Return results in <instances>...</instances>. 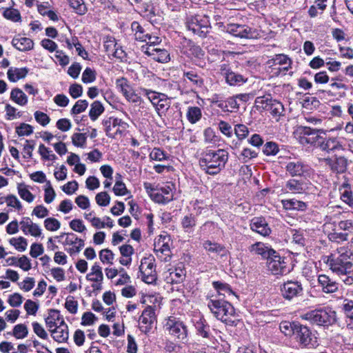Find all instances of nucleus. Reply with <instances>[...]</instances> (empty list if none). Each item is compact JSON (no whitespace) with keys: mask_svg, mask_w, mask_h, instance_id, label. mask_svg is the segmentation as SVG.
Masks as SVG:
<instances>
[{"mask_svg":"<svg viewBox=\"0 0 353 353\" xmlns=\"http://www.w3.org/2000/svg\"><path fill=\"white\" fill-rule=\"evenodd\" d=\"M228 161V152L223 149L207 150L201 154L199 165L207 174H217L225 168Z\"/></svg>","mask_w":353,"mask_h":353,"instance_id":"f257e3e1","label":"nucleus"},{"mask_svg":"<svg viewBox=\"0 0 353 353\" xmlns=\"http://www.w3.org/2000/svg\"><path fill=\"white\" fill-rule=\"evenodd\" d=\"M208 307L218 320L228 325H233L232 317L235 315V310L233 305L228 301L211 298L208 302Z\"/></svg>","mask_w":353,"mask_h":353,"instance_id":"f03ea898","label":"nucleus"},{"mask_svg":"<svg viewBox=\"0 0 353 353\" xmlns=\"http://www.w3.org/2000/svg\"><path fill=\"white\" fill-rule=\"evenodd\" d=\"M302 319L312 324L328 327L336 321V312L331 307H322L306 312Z\"/></svg>","mask_w":353,"mask_h":353,"instance_id":"7ed1b4c3","label":"nucleus"},{"mask_svg":"<svg viewBox=\"0 0 353 353\" xmlns=\"http://www.w3.org/2000/svg\"><path fill=\"white\" fill-rule=\"evenodd\" d=\"M323 261L333 273L340 277H342L347 272V270L352 267V263L350 256L345 253H332L329 256H325Z\"/></svg>","mask_w":353,"mask_h":353,"instance_id":"20e7f679","label":"nucleus"},{"mask_svg":"<svg viewBox=\"0 0 353 353\" xmlns=\"http://www.w3.org/2000/svg\"><path fill=\"white\" fill-rule=\"evenodd\" d=\"M185 23L189 30L201 37H206L211 28L209 17L203 14H197L188 17Z\"/></svg>","mask_w":353,"mask_h":353,"instance_id":"39448f33","label":"nucleus"},{"mask_svg":"<svg viewBox=\"0 0 353 353\" xmlns=\"http://www.w3.org/2000/svg\"><path fill=\"white\" fill-rule=\"evenodd\" d=\"M353 235V220H341L334 224L332 232L328 234L330 241L336 243L347 241Z\"/></svg>","mask_w":353,"mask_h":353,"instance_id":"423d86ee","label":"nucleus"},{"mask_svg":"<svg viewBox=\"0 0 353 353\" xmlns=\"http://www.w3.org/2000/svg\"><path fill=\"white\" fill-rule=\"evenodd\" d=\"M319 132H324L323 130L312 129L310 127L300 125L295 131V136L299 143L303 145H316L321 136Z\"/></svg>","mask_w":353,"mask_h":353,"instance_id":"0eeeda50","label":"nucleus"},{"mask_svg":"<svg viewBox=\"0 0 353 353\" xmlns=\"http://www.w3.org/2000/svg\"><path fill=\"white\" fill-rule=\"evenodd\" d=\"M170 242V236L168 235H160L154 241V252L161 261L168 262L171 259Z\"/></svg>","mask_w":353,"mask_h":353,"instance_id":"6e6552de","label":"nucleus"},{"mask_svg":"<svg viewBox=\"0 0 353 353\" xmlns=\"http://www.w3.org/2000/svg\"><path fill=\"white\" fill-rule=\"evenodd\" d=\"M294 334L295 339L301 347H314L317 345V341L313 337L309 327L299 323L298 325H294Z\"/></svg>","mask_w":353,"mask_h":353,"instance_id":"1a4fd4ad","label":"nucleus"},{"mask_svg":"<svg viewBox=\"0 0 353 353\" xmlns=\"http://www.w3.org/2000/svg\"><path fill=\"white\" fill-rule=\"evenodd\" d=\"M226 31L241 39H255L261 37V32L259 30L245 25L229 24L226 27Z\"/></svg>","mask_w":353,"mask_h":353,"instance_id":"9d476101","label":"nucleus"},{"mask_svg":"<svg viewBox=\"0 0 353 353\" xmlns=\"http://www.w3.org/2000/svg\"><path fill=\"white\" fill-rule=\"evenodd\" d=\"M154 261L152 256L141 259L139 271L143 281L146 283H153L157 279Z\"/></svg>","mask_w":353,"mask_h":353,"instance_id":"9b49d317","label":"nucleus"},{"mask_svg":"<svg viewBox=\"0 0 353 353\" xmlns=\"http://www.w3.org/2000/svg\"><path fill=\"white\" fill-rule=\"evenodd\" d=\"M303 288L302 283L298 281L289 280L283 283L281 286L282 296L286 300H292L295 297L303 294Z\"/></svg>","mask_w":353,"mask_h":353,"instance_id":"f8f14e48","label":"nucleus"},{"mask_svg":"<svg viewBox=\"0 0 353 353\" xmlns=\"http://www.w3.org/2000/svg\"><path fill=\"white\" fill-rule=\"evenodd\" d=\"M106 135L111 138H115L118 134H121L125 130L128 124L121 119L110 117L103 121Z\"/></svg>","mask_w":353,"mask_h":353,"instance_id":"ddd939ff","label":"nucleus"},{"mask_svg":"<svg viewBox=\"0 0 353 353\" xmlns=\"http://www.w3.org/2000/svg\"><path fill=\"white\" fill-rule=\"evenodd\" d=\"M287 172L292 176H310L312 170L300 160H293L287 163L285 166Z\"/></svg>","mask_w":353,"mask_h":353,"instance_id":"4468645a","label":"nucleus"},{"mask_svg":"<svg viewBox=\"0 0 353 353\" xmlns=\"http://www.w3.org/2000/svg\"><path fill=\"white\" fill-rule=\"evenodd\" d=\"M267 266L268 270L274 275H283L289 272L284 259L281 257L276 252L267 259Z\"/></svg>","mask_w":353,"mask_h":353,"instance_id":"2eb2a0df","label":"nucleus"},{"mask_svg":"<svg viewBox=\"0 0 353 353\" xmlns=\"http://www.w3.org/2000/svg\"><path fill=\"white\" fill-rule=\"evenodd\" d=\"M164 328L171 335L179 339L183 340L187 336L186 327L181 321L176 320L175 317H169L164 325Z\"/></svg>","mask_w":353,"mask_h":353,"instance_id":"dca6fc26","label":"nucleus"},{"mask_svg":"<svg viewBox=\"0 0 353 353\" xmlns=\"http://www.w3.org/2000/svg\"><path fill=\"white\" fill-rule=\"evenodd\" d=\"M221 74L224 77L226 82L230 85H240L247 81V79L243 75L232 72L226 64L221 65Z\"/></svg>","mask_w":353,"mask_h":353,"instance_id":"f3484780","label":"nucleus"},{"mask_svg":"<svg viewBox=\"0 0 353 353\" xmlns=\"http://www.w3.org/2000/svg\"><path fill=\"white\" fill-rule=\"evenodd\" d=\"M156 320L154 309L152 306H148L142 312L139 318L140 330L144 333H148L152 328Z\"/></svg>","mask_w":353,"mask_h":353,"instance_id":"a211bd4d","label":"nucleus"},{"mask_svg":"<svg viewBox=\"0 0 353 353\" xmlns=\"http://www.w3.org/2000/svg\"><path fill=\"white\" fill-rule=\"evenodd\" d=\"M117 88L123 94L125 99L130 102L139 101V97L134 93L128 81L125 78H120L116 81Z\"/></svg>","mask_w":353,"mask_h":353,"instance_id":"6ab92c4d","label":"nucleus"},{"mask_svg":"<svg viewBox=\"0 0 353 353\" xmlns=\"http://www.w3.org/2000/svg\"><path fill=\"white\" fill-rule=\"evenodd\" d=\"M250 229L263 236H268L272 230L269 224L262 216L254 217L251 219L250 223Z\"/></svg>","mask_w":353,"mask_h":353,"instance_id":"aec40b11","label":"nucleus"},{"mask_svg":"<svg viewBox=\"0 0 353 353\" xmlns=\"http://www.w3.org/2000/svg\"><path fill=\"white\" fill-rule=\"evenodd\" d=\"M324 161L326 165H329L331 170L336 174H342L345 172L347 168L348 161L342 156H335L334 159L325 158Z\"/></svg>","mask_w":353,"mask_h":353,"instance_id":"412c9836","label":"nucleus"},{"mask_svg":"<svg viewBox=\"0 0 353 353\" xmlns=\"http://www.w3.org/2000/svg\"><path fill=\"white\" fill-rule=\"evenodd\" d=\"M318 283L324 293L332 294L339 290V283L326 274L319 275Z\"/></svg>","mask_w":353,"mask_h":353,"instance_id":"4be33fe9","label":"nucleus"},{"mask_svg":"<svg viewBox=\"0 0 353 353\" xmlns=\"http://www.w3.org/2000/svg\"><path fill=\"white\" fill-rule=\"evenodd\" d=\"M21 229L25 234H30L37 237L41 234V229L39 225L34 223L29 217H23L20 221Z\"/></svg>","mask_w":353,"mask_h":353,"instance_id":"5701e85b","label":"nucleus"},{"mask_svg":"<svg viewBox=\"0 0 353 353\" xmlns=\"http://www.w3.org/2000/svg\"><path fill=\"white\" fill-rule=\"evenodd\" d=\"M316 145L321 150L327 152L342 149V145L335 137L323 138L321 137V140L318 141Z\"/></svg>","mask_w":353,"mask_h":353,"instance_id":"b1692460","label":"nucleus"},{"mask_svg":"<svg viewBox=\"0 0 353 353\" xmlns=\"http://www.w3.org/2000/svg\"><path fill=\"white\" fill-rule=\"evenodd\" d=\"M52 338L58 343L66 342L69 337L68 327L64 320L54 329H50Z\"/></svg>","mask_w":353,"mask_h":353,"instance_id":"393cba45","label":"nucleus"},{"mask_svg":"<svg viewBox=\"0 0 353 353\" xmlns=\"http://www.w3.org/2000/svg\"><path fill=\"white\" fill-rule=\"evenodd\" d=\"M250 252L261 255L263 258L269 259L275 254V250L266 245L262 242H256L248 248Z\"/></svg>","mask_w":353,"mask_h":353,"instance_id":"a878e982","label":"nucleus"},{"mask_svg":"<svg viewBox=\"0 0 353 353\" xmlns=\"http://www.w3.org/2000/svg\"><path fill=\"white\" fill-rule=\"evenodd\" d=\"M307 188L306 183L294 179L288 180L285 185L286 192H290L292 194H303L305 192Z\"/></svg>","mask_w":353,"mask_h":353,"instance_id":"bb28decb","label":"nucleus"},{"mask_svg":"<svg viewBox=\"0 0 353 353\" xmlns=\"http://www.w3.org/2000/svg\"><path fill=\"white\" fill-rule=\"evenodd\" d=\"M145 53L160 63H167L170 60V54L165 49L147 47Z\"/></svg>","mask_w":353,"mask_h":353,"instance_id":"cd10ccee","label":"nucleus"},{"mask_svg":"<svg viewBox=\"0 0 353 353\" xmlns=\"http://www.w3.org/2000/svg\"><path fill=\"white\" fill-rule=\"evenodd\" d=\"M119 251L122 256L119 263L122 265L128 266L132 263V255L134 254V248L129 244H125L119 247Z\"/></svg>","mask_w":353,"mask_h":353,"instance_id":"c85d7f7f","label":"nucleus"},{"mask_svg":"<svg viewBox=\"0 0 353 353\" xmlns=\"http://www.w3.org/2000/svg\"><path fill=\"white\" fill-rule=\"evenodd\" d=\"M12 46L19 51H28L33 48L32 40L27 37H15L12 41Z\"/></svg>","mask_w":353,"mask_h":353,"instance_id":"c756f323","label":"nucleus"},{"mask_svg":"<svg viewBox=\"0 0 353 353\" xmlns=\"http://www.w3.org/2000/svg\"><path fill=\"white\" fill-rule=\"evenodd\" d=\"M28 72L26 68H13L8 69L7 74L8 79L12 82H16L21 79L25 78Z\"/></svg>","mask_w":353,"mask_h":353,"instance_id":"7c9ffc66","label":"nucleus"},{"mask_svg":"<svg viewBox=\"0 0 353 353\" xmlns=\"http://www.w3.org/2000/svg\"><path fill=\"white\" fill-rule=\"evenodd\" d=\"M214 288L217 291L219 295H222L224 297H230L231 296H235V293L232 291L230 286L222 281H214L212 283Z\"/></svg>","mask_w":353,"mask_h":353,"instance_id":"2f4dec72","label":"nucleus"},{"mask_svg":"<svg viewBox=\"0 0 353 353\" xmlns=\"http://www.w3.org/2000/svg\"><path fill=\"white\" fill-rule=\"evenodd\" d=\"M282 204L283 208L288 210H295L303 211L307 208V204L305 202L294 199L283 200Z\"/></svg>","mask_w":353,"mask_h":353,"instance_id":"473e14b6","label":"nucleus"},{"mask_svg":"<svg viewBox=\"0 0 353 353\" xmlns=\"http://www.w3.org/2000/svg\"><path fill=\"white\" fill-rule=\"evenodd\" d=\"M63 319L61 316L60 312L57 310H50L49 312L48 316L46 319L45 321L46 325L49 329H52L53 327H57L60 325V322Z\"/></svg>","mask_w":353,"mask_h":353,"instance_id":"72a5a7b5","label":"nucleus"},{"mask_svg":"<svg viewBox=\"0 0 353 353\" xmlns=\"http://www.w3.org/2000/svg\"><path fill=\"white\" fill-rule=\"evenodd\" d=\"M185 277L184 270L182 268H174L169 270V276L166 277L168 283H179L183 281Z\"/></svg>","mask_w":353,"mask_h":353,"instance_id":"f704fd0d","label":"nucleus"},{"mask_svg":"<svg viewBox=\"0 0 353 353\" xmlns=\"http://www.w3.org/2000/svg\"><path fill=\"white\" fill-rule=\"evenodd\" d=\"M141 94L148 98L154 108H156L159 102H161V98H163L162 97L165 94L145 88L141 89Z\"/></svg>","mask_w":353,"mask_h":353,"instance_id":"c9c22d12","label":"nucleus"},{"mask_svg":"<svg viewBox=\"0 0 353 353\" xmlns=\"http://www.w3.org/2000/svg\"><path fill=\"white\" fill-rule=\"evenodd\" d=\"M86 279L92 282L103 281V274L101 266L95 263L91 268V272L86 275Z\"/></svg>","mask_w":353,"mask_h":353,"instance_id":"e433bc0d","label":"nucleus"},{"mask_svg":"<svg viewBox=\"0 0 353 353\" xmlns=\"http://www.w3.org/2000/svg\"><path fill=\"white\" fill-rule=\"evenodd\" d=\"M10 99L19 105L23 106L28 103V97L19 88H14L10 92Z\"/></svg>","mask_w":353,"mask_h":353,"instance_id":"4c0bfd02","label":"nucleus"},{"mask_svg":"<svg viewBox=\"0 0 353 353\" xmlns=\"http://www.w3.org/2000/svg\"><path fill=\"white\" fill-rule=\"evenodd\" d=\"M131 29L134 32V38L137 41H147L148 34L145 33L143 28L137 21H133L131 24Z\"/></svg>","mask_w":353,"mask_h":353,"instance_id":"58836bf2","label":"nucleus"},{"mask_svg":"<svg viewBox=\"0 0 353 353\" xmlns=\"http://www.w3.org/2000/svg\"><path fill=\"white\" fill-rule=\"evenodd\" d=\"M266 111H269L273 117L281 116L284 112L283 104L280 101L273 99H272Z\"/></svg>","mask_w":353,"mask_h":353,"instance_id":"ea45409f","label":"nucleus"},{"mask_svg":"<svg viewBox=\"0 0 353 353\" xmlns=\"http://www.w3.org/2000/svg\"><path fill=\"white\" fill-rule=\"evenodd\" d=\"M203 248L209 252L216 253L223 256L226 253L225 248L221 244L206 241L203 243Z\"/></svg>","mask_w":353,"mask_h":353,"instance_id":"a19ab883","label":"nucleus"},{"mask_svg":"<svg viewBox=\"0 0 353 353\" xmlns=\"http://www.w3.org/2000/svg\"><path fill=\"white\" fill-rule=\"evenodd\" d=\"M270 61L272 62V65H281L283 66V69L284 70H288L291 65V59L284 54H278L276 55L272 60Z\"/></svg>","mask_w":353,"mask_h":353,"instance_id":"79ce46f5","label":"nucleus"},{"mask_svg":"<svg viewBox=\"0 0 353 353\" xmlns=\"http://www.w3.org/2000/svg\"><path fill=\"white\" fill-rule=\"evenodd\" d=\"M186 117L190 123L194 124L201 119L202 117L201 110L196 106L189 107L188 108Z\"/></svg>","mask_w":353,"mask_h":353,"instance_id":"37998d69","label":"nucleus"},{"mask_svg":"<svg viewBox=\"0 0 353 353\" xmlns=\"http://www.w3.org/2000/svg\"><path fill=\"white\" fill-rule=\"evenodd\" d=\"M104 108L102 103L99 101H94L91 104V108L89 112V116L92 121H95L103 112Z\"/></svg>","mask_w":353,"mask_h":353,"instance_id":"c03bdc74","label":"nucleus"},{"mask_svg":"<svg viewBox=\"0 0 353 353\" xmlns=\"http://www.w3.org/2000/svg\"><path fill=\"white\" fill-rule=\"evenodd\" d=\"M196 218L192 214L185 215L181 219V225L186 232H191L196 225Z\"/></svg>","mask_w":353,"mask_h":353,"instance_id":"a18cd8bd","label":"nucleus"},{"mask_svg":"<svg viewBox=\"0 0 353 353\" xmlns=\"http://www.w3.org/2000/svg\"><path fill=\"white\" fill-rule=\"evenodd\" d=\"M183 77L188 79L193 85L201 87L203 84V79L194 71H184Z\"/></svg>","mask_w":353,"mask_h":353,"instance_id":"49530a36","label":"nucleus"},{"mask_svg":"<svg viewBox=\"0 0 353 353\" xmlns=\"http://www.w3.org/2000/svg\"><path fill=\"white\" fill-rule=\"evenodd\" d=\"M162 97L161 102H159L155 108V110L159 117L164 115L171 105L170 99L167 97V95L164 94Z\"/></svg>","mask_w":353,"mask_h":353,"instance_id":"de8ad7c7","label":"nucleus"},{"mask_svg":"<svg viewBox=\"0 0 353 353\" xmlns=\"http://www.w3.org/2000/svg\"><path fill=\"white\" fill-rule=\"evenodd\" d=\"M218 107L223 109L225 111H232L234 109L238 110L239 104L234 97H230L227 99L225 103H220L218 104Z\"/></svg>","mask_w":353,"mask_h":353,"instance_id":"09e8293b","label":"nucleus"},{"mask_svg":"<svg viewBox=\"0 0 353 353\" xmlns=\"http://www.w3.org/2000/svg\"><path fill=\"white\" fill-rule=\"evenodd\" d=\"M101 261L104 264L112 265L114 254L109 249H103L99 254Z\"/></svg>","mask_w":353,"mask_h":353,"instance_id":"8fccbe9b","label":"nucleus"},{"mask_svg":"<svg viewBox=\"0 0 353 353\" xmlns=\"http://www.w3.org/2000/svg\"><path fill=\"white\" fill-rule=\"evenodd\" d=\"M117 178H119V180H117L114 187L113 192L117 196H124L129 193L125 185L121 181V176L120 174H117Z\"/></svg>","mask_w":353,"mask_h":353,"instance_id":"3c124183","label":"nucleus"},{"mask_svg":"<svg viewBox=\"0 0 353 353\" xmlns=\"http://www.w3.org/2000/svg\"><path fill=\"white\" fill-rule=\"evenodd\" d=\"M234 132L239 141L244 140L249 134V129L244 124L235 125Z\"/></svg>","mask_w":353,"mask_h":353,"instance_id":"603ef678","label":"nucleus"},{"mask_svg":"<svg viewBox=\"0 0 353 353\" xmlns=\"http://www.w3.org/2000/svg\"><path fill=\"white\" fill-rule=\"evenodd\" d=\"M9 243L20 252L25 251L28 245L27 240L23 236H19L17 239L12 238L10 239Z\"/></svg>","mask_w":353,"mask_h":353,"instance_id":"864d4df0","label":"nucleus"},{"mask_svg":"<svg viewBox=\"0 0 353 353\" xmlns=\"http://www.w3.org/2000/svg\"><path fill=\"white\" fill-rule=\"evenodd\" d=\"M257 156L258 153L256 151L248 148H245L241 151L239 159L242 160L243 163H247L250 160L256 158Z\"/></svg>","mask_w":353,"mask_h":353,"instance_id":"5fc2aeb1","label":"nucleus"},{"mask_svg":"<svg viewBox=\"0 0 353 353\" xmlns=\"http://www.w3.org/2000/svg\"><path fill=\"white\" fill-rule=\"evenodd\" d=\"M279 152L278 145L273 141L267 142L263 147V152L267 156H274Z\"/></svg>","mask_w":353,"mask_h":353,"instance_id":"6e6d98bb","label":"nucleus"},{"mask_svg":"<svg viewBox=\"0 0 353 353\" xmlns=\"http://www.w3.org/2000/svg\"><path fill=\"white\" fill-rule=\"evenodd\" d=\"M38 152L43 160L54 161L57 158L56 155L43 144L39 145Z\"/></svg>","mask_w":353,"mask_h":353,"instance_id":"4d7b16f0","label":"nucleus"},{"mask_svg":"<svg viewBox=\"0 0 353 353\" xmlns=\"http://www.w3.org/2000/svg\"><path fill=\"white\" fill-rule=\"evenodd\" d=\"M69 3L77 14H84L86 12L87 8L83 0H69Z\"/></svg>","mask_w":353,"mask_h":353,"instance_id":"13d9d810","label":"nucleus"},{"mask_svg":"<svg viewBox=\"0 0 353 353\" xmlns=\"http://www.w3.org/2000/svg\"><path fill=\"white\" fill-rule=\"evenodd\" d=\"M16 133L19 137L29 136L33 133V127L29 124L22 123L16 128Z\"/></svg>","mask_w":353,"mask_h":353,"instance_id":"bf43d9fd","label":"nucleus"},{"mask_svg":"<svg viewBox=\"0 0 353 353\" xmlns=\"http://www.w3.org/2000/svg\"><path fill=\"white\" fill-rule=\"evenodd\" d=\"M44 226L48 231H57L61 227V223L55 218H47L44 221Z\"/></svg>","mask_w":353,"mask_h":353,"instance_id":"052dcab7","label":"nucleus"},{"mask_svg":"<svg viewBox=\"0 0 353 353\" xmlns=\"http://www.w3.org/2000/svg\"><path fill=\"white\" fill-rule=\"evenodd\" d=\"M270 94L262 97H258L255 99V104L257 108H261L266 110L268 108L270 101L272 100Z\"/></svg>","mask_w":353,"mask_h":353,"instance_id":"680f3d73","label":"nucleus"},{"mask_svg":"<svg viewBox=\"0 0 353 353\" xmlns=\"http://www.w3.org/2000/svg\"><path fill=\"white\" fill-rule=\"evenodd\" d=\"M28 333L27 327L23 324H18L14 327L13 335L16 339H23Z\"/></svg>","mask_w":353,"mask_h":353,"instance_id":"e2e57ef3","label":"nucleus"},{"mask_svg":"<svg viewBox=\"0 0 353 353\" xmlns=\"http://www.w3.org/2000/svg\"><path fill=\"white\" fill-rule=\"evenodd\" d=\"M88 106V102L86 100H78L71 110L72 114H78L84 112Z\"/></svg>","mask_w":353,"mask_h":353,"instance_id":"0e129e2a","label":"nucleus"},{"mask_svg":"<svg viewBox=\"0 0 353 353\" xmlns=\"http://www.w3.org/2000/svg\"><path fill=\"white\" fill-rule=\"evenodd\" d=\"M342 309L346 316L353 321V301L347 299H344Z\"/></svg>","mask_w":353,"mask_h":353,"instance_id":"69168bd1","label":"nucleus"},{"mask_svg":"<svg viewBox=\"0 0 353 353\" xmlns=\"http://www.w3.org/2000/svg\"><path fill=\"white\" fill-rule=\"evenodd\" d=\"M96 79L95 71L90 68H86L82 74L81 80L84 83H90Z\"/></svg>","mask_w":353,"mask_h":353,"instance_id":"338daca9","label":"nucleus"},{"mask_svg":"<svg viewBox=\"0 0 353 353\" xmlns=\"http://www.w3.org/2000/svg\"><path fill=\"white\" fill-rule=\"evenodd\" d=\"M95 200L99 206H107L110 202V196L106 192H101L97 194Z\"/></svg>","mask_w":353,"mask_h":353,"instance_id":"774afa93","label":"nucleus"}]
</instances>
